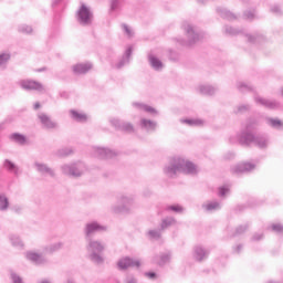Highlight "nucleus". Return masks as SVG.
<instances>
[{
  "label": "nucleus",
  "mask_w": 283,
  "mask_h": 283,
  "mask_svg": "<svg viewBox=\"0 0 283 283\" xmlns=\"http://www.w3.org/2000/svg\"><path fill=\"white\" fill-rule=\"evenodd\" d=\"M258 124L255 120H249L245 125V129L239 136L240 145L249 146L253 143L259 149H266L269 147V139L265 136H255L253 132Z\"/></svg>",
  "instance_id": "f257e3e1"
},
{
  "label": "nucleus",
  "mask_w": 283,
  "mask_h": 283,
  "mask_svg": "<svg viewBox=\"0 0 283 283\" xmlns=\"http://www.w3.org/2000/svg\"><path fill=\"white\" fill-rule=\"evenodd\" d=\"M164 171L169 178H174L176 174H188L189 176H196V174H198V166L184 158L175 157L171 159L170 164L165 167Z\"/></svg>",
  "instance_id": "f03ea898"
},
{
  "label": "nucleus",
  "mask_w": 283,
  "mask_h": 283,
  "mask_svg": "<svg viewBox=\"0 0 283 283\" xmlns=\"http://www.w3.org/2000/svg\"><path fill=\"white\" fill-rule=\"evenodd\" d=\"M86 249L91 262H94V264H103V262H105V258H103L102 253L105 251V243L94 239H86Z\"/></svg>",
  "instance_id": "7ed1b4c3"
},
{
  "label": "nucleus",
  "mask_w": 283,
  "mask_h": 283,
  "mask_svg": "<svg viewBox=\"0 0 283 283\" xmlns=\"http://www.w3.org/2000/svg\"><path fill=\"white\" fill-rule=\"evenodd\" d=\"M77 21L80 25H92V21H94V13L85 3H81L77 10Z\"/></svg>",
  "instance_id": "20e7f679"
},
{
  "label": "nucleus",
  "mask_w": 283,
  "mask_h": 283,
  "mask_svg": "<svg viewBox=\"0 0 283 283\" xmlns=\"http://www.w3.org/2000/svg\"><path fill=\"white\" fill-rule=\"evenodd\" d=\"M132 205H134V199L122 196L118 198L117 205L113 206V213H127L132 209Z\"/></svg>",
  "instance_id": "39448f33"
},
{
  "label": "nucleus",
  "mask_w": 283,
  "mask_h": 283,
  "mask_svg": "<svg viewBox=\"0 0 283 283\" xmlns=\"http://www.w3.org/2000/svg\"><path fill=\"white\" fill-rule=\"evenodd\" d=\"M61 170L64 176L80 178V176H83V164L63 165L61 167Z\"/></svg>",
  "instance_id": "423d86ee"
},
{
  "label": "nucleus",
  "mask_w": 283,
  "mask_h": 283,
  "mask_svg": "<svg viewBox=\"0 0 283 283\" xmlns=\"http://www.w3.org/2000/svg\"><path fill=\"white\" fill-rule=\"evenodd\" d=\"M19 85L22 87V90H27L28 92H45L43 84L34 80H22L19 82Z\"/></svg>",
  "instance_id": "0eeeda50"
},
{
  "label": "nucleus",
  "mask_w": 283,
  "mask_h": 283,
  "mask_svg": "<svg viewBox=\"0 0 283 283\" xmlns=\"http://www.w3.org/2000/svg\"><path fill=\"white\" fill-rule=\"evenodd\" d=\"M186 36L188 39V45H193V43H197V41H200L201 36L198 31H196V28L189 23H185L182 25Z\"/></svg>",
  "instance_id": "6e6552de"
},
{
  "label": "nucleus",
  "mask_w": 283,
  "mask_h": 283,
  "mask_svg": "<svg viewBox=\"0 0 283 283\" xmlns=\"http://www.w3.org/2000/svg\"><path fill=\"white\" fill-rule=\"evenodd\" d=\"M98 231H107V228L105 226L99 224L96 221L86 223L84 228L86 240L92 239V235H94V233H98Z\"/></svg>",
  "instance_id": "1a4fd4ad"
},
{
  "label": "nucleus",
  "mask_w": 283,
  "mask_h": 283,
  "mask_svg": "<svg viewBox=\"0 0 283 283\" xmlns=\"http://www.w3.org/2000/svg\"><path fill=\"white\" fill-rule=\"evenodd\" d=\"M109 123L115 129L119 132H126L127 134H132L134 132V125L129 122H123L118 118H111Z\"/></svg>",
  "instance_id": "9d476101"
},
{
  "label": "nucleus",
  "mask_w": 283,
  "mask_h": 283,
  "mask_svg": "<svg viewBox=\"0 0 283 283\" xmlns=\"http://www.w3.org/2000/svg\"><path fill=\"white\" fill-rule=\"evenodd\" d=\"M129 266L140 269V261L132 259L129 256H125L117 262V268L119 269V271H125L129 269Z\"/></svg>",
  "instance_id": "9b49d317"
},
{
  "label": "nucleus",
  "mask_w": 283,
  "mask_h": 283,
  "mask_svg": "<svg viewBox=\"0 0 283 283\" xmlns=\"http://www.w3.org/2000/svg\"><path fill=\"white\" fill-rule=\"evenodd\" d=\"M254 101L256 105H262V107H266L268 109H277V107H280V103L276 101L260 97L258 94L254 95Z\"/></svg>",
  "instance_id": "f8f14e48"
},
{
  "label": "nucleus",
  "mask_w": 283,
  "mask_h": 283,
  "mask_svg": "<svg viewBox=\"0 0 283 283\" xmlns=\"http://www.w3.org/2000/svg\"><path fill=\"white\" fill-rule=\"evenodd\" d=\"M25 258H27V260H29V262H32L33 264H36L38 266H41V264L48 263V259H45V256H43V254H39L36 252H27Z\"/></svg>",
  "instance_id": "ddd939ff"
},
{
  "label": "nucleus",
  "mask_w": 283,
  "mask_h": 283,
  "mask_svg": "<svg viewBox=\"0 0 283 283\" xmlns=\"http://www.w3.org/2000/svg\"><path fill=\"white\" fill-rule=\"evenodd\" d=\"M38 118L40 119L41 124L45 129H56L57 125L48 114L45 113H40L38 115Z\"/></svg>",
  "instance_id": "4468645a"
},
{
  "label": "nucleus",
  "mask_w": 283,
  "mask_h": 283,
  "mask_svg": "<svg viewBox=\"0 0 283 283\" xmlns=\"http://www.w3.org/2000/svg\"><path fill=\"white\" fill-rule=\"evenodd\" d=\"M255 169V165L251 163L238 164L232 168V174H247L249 171H253Z\"/></svg>",
  "instance_id": "2eb2a0df"
},
{
  "label": "nucleus",
  "mask_w": 283,
  "mask_h": 283,
  "mask_svg": "<svg viewBox=\"0 0 283 283\" xmlns=\"http://www.w3.org/2000/svg\"><path fill=\"white\" fill-rule=\"evenodd\" d=\"M34 167L42 176H51V178H54V170H52V168H50L48 165L36 161Z\"/></svg>",
  "instance_id": "dca6fc26"
},
{
  "label": "nucleus",
  "mask_w": 283,
  "mask_h": 283,
  "mask_svg": "<svg viewBox=\"0 0 283 283\" xmlns=\"http://www.w3.org/2000/svg\"><path fill=\"white\" fill-rule=\"evenodd\" d=\"M94 154L97 158H114V156H116V153H114L113 150L101 147L95 148Z\"/></svg>",
  "instance_id": "f3484780"
},
{
  "label": "nucleus",
  "mask_w": 283,
  "mask_h": 283,
  "mask_svg": "<svg viewBox=\"0 0 283 283\" xmlns=\"http://www.w3.org/2000/svg\"><path fill=\"white\" fill-rule=\"evenodd\" d=\"M140 126L143 129H146V132H156V127H158V124L151 119L143 118L140 120Z\"/></svg>",
  "instance_id": "a211bd4d"
},
{
  "label": "nucleus",
  "mask_w": 283,
  "mask_h": 283,
  "mask_svg": "<svg viewBox=\"0 0 283 283\" xmlns=\"http://www.w3.org/2000/svg\"><path fill=\"white\" fill-rule=\"evenodd\" d=\"M207 255H209V252H207V250H205V248H202L200 245L195 248L193 258L198 262H202V260H206Z\"/></svg>",
  "instance_id": "6ab92c4d"
},
{
  "label": "nucleus",
  "mask_w": 283,
  "mask_h": 283,
  "mask_svg": "<svg viewBox=\"0 0 283 283\" xmlns=\"http://www.w3.org/2000/svg\"><path fill=\"white\" fill-rule=\"evenodd\" d=\"M92 69L91 63H81L73 66L74 74H87V71Z\"/></svg>",
  "instance_id": "aec40b11"
},
{
  "label": "nucleus",
  "mask_w": 283,
  "mask_h": 283,
  "mask_svg": "<svg viewBox=\"0 0 283 283\" xmlns=\"http://www.w3.org/2000/svg\"><path fill=\"white\" fill-rule=\"evenodd\" d=\"M148 61L153 67V70H156L157 72H160L163 70V62L156 57L154 54L148 55Z\"/></svg>",
  "instance_id": "412c9836"
},
{
  "label": "nucleus",
  "mask_w": 283,
  "mask_h": 283,
  "mask_svg": "<svg viewBox=\"0 0 283 283\" xmlns=\"http://www.w3.org/2000/svg\"><path fill=\"white\" fill-rule=\"evenodd\" d=\"M217 91H218V88L213 87L211 85L199 86L200 94H203L205 96H213V94H216Z\"/></svg>",
  "instance_id": "4be33fe9"
},
{
  "label": "nucleus",
  "mask_w": 283,
  "mask_h": 283,
  "mask_svg": "<svg viewBox=\"0 0 283 283\" xmlns=\"http://www.w3.org/2000/svg\"><path fill=\"white\" fill-rule=\"evenodd\" d=\"M217 12L222 17V19H227L228 21H235L237 19L235 14L227 9H217Z\"/></svg>",
  "instance_id": "5701e85b"
},
{
  "label": "nucleus",
  "mask_w": 283,
  "mask_h": 283,
  "mask_svg": "<svg viewBox=\"0 0 283 283\" xmlns=\"http://www.w3.org/2000/svg\"><path fill=\"white\" fill-rule=\"evenodd\" d=\"M71 118H73V120H76L77 123H85L87 120V115L72 109Z\"/></svg>",
  "instance_id": "b1692460"
},
{
  "label": "nucleus",
  "mask_w": 283,
  "mask_h": 283,
  "mask_svg": "<svg viewBox=\"0 0 283 283\" xmlns=\"http://www.w3.org/2000/svg\"><path fill=\"white\" fill-rule=\"evenodd\" d=\"M132 52H133V49L132 46H129L125 52V56L118 62L117 70H120V67H123L126 63H129Z\"/></svg>",
  "instance_id": "393cba45"
},
{
  "label": "nucleus",
  "mask_w": 283,
  "mask_h": 283,
  "mask_svg": "<svg viewBox=\"0 0 283 283\" xmlns=\"http://www.w3.org/2000/svg\"><path fill=\"white\" fill-rule=\"evenodd\" d=\"M10 242L12 247H17L18 249H23V241H21V238L17 234L10 235Z\"/></svg>",
  "instance_id": "a878e982"
},
{
  "label": "nucleus",
  "mask_w": 283,
  "mask_h": 283,
  "mask_svg": "<svg viewBox=\"0 0 283 283\" xmlns=\"http://www.w3.org/2000/svg\"><path fill=\"white\" fill-rule=\"evenodd\" d=\"M134 106L139 107V109H144V112H147L148 114H158L156 108L145 105V104L134 103Z\"/></svg>",
  "instance_id": "bb28decb"
},
{
  "label": "nucleus",
  "mask_w": 283,
  "mask_h": 283,
  "mask_svg": "<svg viewBox=\"0 0 283 283\" xmlns=\"http://www.w3.org/2000/svg\"><path fill=\"white\" fill-rule=\"evenodd\" d=\"M9 207L10 201L8 200V197H6V195H0V211H8Z\"/></svg>",
  "instance_id": "cd10ccee"
},
{
  "label": "nucleus",
  "mask_w": 283,
  "mask_h": 283,
  "mask_svg": "<svg viewBox=\"0 0 283 283\" xmlns=\"http://www.w3.org/2000/svg\"><path fill=\"white\" fill-rule=\"evenodd\" d=\"M169 260H171V254L166 253V254H161L158 259H155V262L157 264H159V266H165V264H167V262H169Z\"/></svg>",
  "instance_id": "c85d7f7f"
},
{
  "label": "nucleus",
  "mask_w": 283,
  "mask_h": 283,
  "mask_svg": "<svg viewBox=\"0 0 283 283\" xmlns=\"http://www.w3.org/2000/svg\"><path fill=\"white\" fill-rule=\"evenodd\" d=\"M181 123H185L186 125H189L190 127H200V125L205 124V122H202V119H181Z\"/></svg>",
  "instance_id": "c756f323"
},
{
  "label": "nucleus",
  "mask_w": 283,
  "mask_h": 283,
  "mask_svg": "<svg viewBox=\"0 0 283 283\" xmlns=\"http://www.w3.org/2000/svg\"><path fill=\"white\" fill-rule=\"evenodd\" d=\"M11 140H14V143H18V145H24L25 144V136L14 133L10 136Z\"/></svg>",
  "instance_id": "7c9ffc66"
},
{
  "label": "nucleus",
  "mask_w": 283,
  "mask_h": 283,
  "mask_svg": "<svg viewBox=\"0 0 283 283\" xmlns=\"http://www.w3.org/2000/svg\"><path fill=\"white\" fill-rule=\"evenodd\" d=\"M202 208L206 209V211H218V209H220V203L218 201H214L202 205Z\"/></svg>",
  "instance_id": "2f4dec72"
},
{
  "label": "nucleus",
  "mask_w": 283,
  "mask_h": 283,
  "mask_svg": "<svg viewBox=\"0 0 283 283\" xmlns=\"http://www.w3.org/2000/svg\"><path fill=\"white\" fill-rule=\"evenodd\" d=\"M171 224H176V219H174L171 217L163 219V221H161V231H165V229H168V227H171Z\"/></svg>",
  "instance_id": "473e14b6"
},
{
  "label": "nucleus",
  "mask_w": 283,
  "mask_h": 283,
  "mask_svg": "<svg viewBox=\"0 0 283 283\" xmlns=\"http://www.w3.org/2000/svg\"><path fill=\"white\" fill-rule=\"evenodd\" d=\"M269 125H271V127H274L275 129H282L283 127L282 120L275 118H270Z\"/></svg>",
  "instance_id": "72a5a7b5"
},
{
  "label": "nucleus",
  "mask_w": 283,
  "mask_h": 283,
  "mask_svg": "<svg viewBox=\"0 0 283 283\" xmlns=\"http://www.w3.org/2000/svg\"><path fill=\"white\" fill-rule=\"evenodd\" d=\"M4 167L9 171H14L15 174L19 171V168H17V165H14V163L10 161L9 159L4 161Z\"/></svg>",
  "instance_id": "f704fd0d"
},
{
  "label": "nucleus",
  "mask_w": 283,
  "mask_h": 283,
  "mask_svg": "<svg viewBox=\"0 0 283 283\" xmlns=\"http://www.w3.org/2000/svg\"><path fill=\"white\" fill-rule=\"evenodd\" d=\"M63 247V243H54L46 248V253H54V251H59Z\"/></svg>",
  "instance_id": "c9c22d12"
},
{
  "label": "nucleus",
  "mask_w": 283,
  "mask_h": 283,
  "mask_svg": "<svg viewBox=\"0 0 283 283\" xmlns=\"http://www.w3.org/2000/svg\"><path fill=\"white\" fill-rule=\"evenodd\" d=\"M148 235L153 240H160V230H150V231H148Z\"/></svg>",
  "instance_id": "e433bc0d"
},
{
  "label": "nucleus",
  "mask_w": 283,
  "mask_h": 283,
  "mask_svg": "<svg viewBox=\"0 0 283 283\" xmlns=\"http://www.w3.org/2000/svg\"><path fill=\"white\" fill-rule=\"evenodd\" d=\"M19 32H22L23 34H31L32 27L23 24L19 27Z\"/></svg>",
  "instance_id": "4c0bfd02"
},
{
  "label": "nucleus",
  "mask_w": 283,
  "mask_h": 283,
  "mask_svg": "<svg viewBox=\"0 0 283 283\" xmlns=\"http://www.w3.org/2000/svg\"><path fill=\"white\" fill-rule=\"evenodd\" d=\"M122 28L124 32L127 34L128 39H132V36H134V31L127 24H122Z\"/></svg>",
  "instance_id": "58836bf2"
},
{
  "label": "nucleus",
  "mask_w": 283,
  "mask_h": 283,
  "mask_svg": "<svg viewBox=\"0 0 283 283\" xmlns=\"http://www.w3.org/2000/svg\"><path fill=\"white\" fill-rule=\"evenodd\" d=\"M238 90H240V92H251V86L247 85L245 83L243 82H240L238 84Z\"/></svg>",
  "instance_id": "ea45409f"
},
{
  "label": "nucleus",
  "mask_w": 283,
  "mask_h": 283,
  "mask_svg": "<svg viewBox=\"0 0 283 283\" xmlns=\"http://www.w3.org/2000/svg\"><path fill=\"white\" fill-rule=\"evenodd\" d=\"M226 34H229L230 36H235V34H239L238 29H233L232 27H226Z\"/></svg>",
  "instance_id": "a19ab883"
},
{
  "label": "nucleus",
  "mask_w": 283,
  "mask_h": 283,
  "mask_svg": "<svg viewBox=\"0 0 283 283\" xmlns=\"http://www.w3.org/2000/svg\"><path fill=\"white\" fill-rule=\"evenodd\" d=\"M8 61H10V54L8 53L0 54V65H6Z\"/></svg>",
  "instance_id": "79ce46f5"
},
{
  "label": "nucleus",
  "mask_w": 283,
  "mask_h": 283,
  "mask_svg": "<svg viewBox=\"0 0 283 283\" xmlns=\"http://www.w3.org/2000/svg\"><path fill=\"white\" fill-rule=\"evenodd\" d=\"M168 211H174L175 213H182L184 208L181 206H170L167 208Z\"/></svg>",
  "instance_id": "37998d69"
},
{
  "label": "nucleus",
  "mask_w": 283,
  "mask_h": 283,
  "mask_svg": "<svg viewBox=\"0 0 283 283\" xmlns=\"http://www.w3.org/2000/svg\"><path fill=\"white\" fill-rule=\"evenodd\" d=\"M244 19L248 21H253L255 19V11H245Z\"/></svg>",
  "instance_id": "c03bdc74"
},
{
  "label": "nucleus",
  "mask_w": 283,
  "mask_h": 283,
  "mask_svg": "<svg viewBox=\"0 0 283 283\" xmlns=\"http://www.w3.org/2000/svg\"><path fill=\"white\" fill-rule=\"evenodd\" d=\"M251 109V106L249 105H240L238 106V114H244V112H249Z\"/></svg>",
  "instance_id": "a18cd8bd"
},
{
  "label": "nucleus",
  "mask_w": 283,
  "mask_h": 283,
  "mask_svg": "<svg viewBox=\"0 0 283 283\" xmlns=\"http://www.w3.org/2000/svg\"><path fill=\"white\" fill-rule=\"evenodd\" d=\"M248 229L249 226L247 224L238 227L235 230V235H242V233H244V231H247Z\"/></svg>",
  "instance_id": "49530a36"
},
{
  "label": "nucleus",
  "mask_w": 283,
  "mask_h": 283,
  "mask_svg": "<svg viewBox=\"0 0 283 283\" xmlns=\"http://www.w3.org/2000/svg\"><path fill=\"white\" fill-rule=\"evenodd\" d=\"M11 280L13 283H23V280L21 276L17 275V273L11 272Z\"/></svg>",
  "instance_id": "de8ad7c7"
},
{
  "label": "nucleus",
  "mask_w": 283,
  "mask_h": 283,
  "mask_svg": "<svg viewBox=\"0 0 283 283\" xmlns=\"http://www.w3.org/2000/svg\"><path fill=\"white\" fill-rule=\"evenodd\" d=\"M272 231H275V233H283V226L280 223L272 224Z\"/></svg>",
  "instance_id": "09e8293b"
},
{
  "label": "nucleus",
  "mask_w": 283,
  "mask_h": 283,
  "mask_svg": "<svg viewBox=\"0 0 283 283\" xmlns=\"http://www.w3.org/2000/svg\"><path fill=\"white\" fill-rule=\"evenodd\" d=\"M118 10V0H111V12Z\"/></svg>",
  "instance_id": "8fccbe9b"
},
{
  "label": "nucleus",
  "mask_w": 283,
  "mask_h": 283,
  "mask_svg": "<svg viewBox=\"0 0 283 283\" xmlns=\"http://www.w3.org/2000/svg\"><path fill=\"white\" fill-rule=\"evenodd\" d=\"M57 154H59V156H70V154H72V149L64 148V149L59 150Z\"/></svg>",
  "instance_id": "3c124183"
},
{
  "label": "nucleus",
  "mask_w": 283,
  "mask_h": 283,
  "mask_svg": "<svg viewBox=\"0 0 283 283\" xmlns=\"http://www.w3.org/2000/svg\"><path fill=\"white\" fill-rule=\"evenodd\" d=\"M144 275L149 280H156V272H145Z\"/></svg>",
  "instance_id": "603ef678"
},
{
  "label": "nucleus",
  "mask_w": 283,
  "mask_h": 283,
  "mask_svg": "<svg viewBox=\"0 0 283 283\" xmlns=\"http://www.w3.org/2000/svg\"><path fill=\"white\" fill-rule=\"evenodd\" d=\"M229 192V189L226 187H221L219 188V196H227V193Z\"/></svg>",
  "instance_id": "864d4df0"
},
{
  "label": "nucleus",
  "mask_w": 283,
  "mask_h": 283,
  "mask_svg": "<svg viewBox=\"0 0 283 283\" xmlns=\"http://www.w3.org/2000/svg\"><path fill=\"white\" fill-rule=\"evenodd\" d=\"M271 12H274V14H282V10L277 6L272 7Z\"/></svg>",
  "instance_id": "5fc2aeb1"
},
{
  "label": "nucleus",
  "mask_w": 283,
  "mask_h": 283,
  "mask_svg": "<svg viewBox=\"0 0 283 283\" xmlns=\"http://www.w3.org/2000/svg\"><path fill=\"white\" fill-rule=\"evenodd\" d=\"M264 238V234H254L253 237H252V240L254 241V242H258L259 240H262Z\"/></svg>",
  "instance_id": "6e6d98bb"
},
{
  "label": "nucleus",
  "mask_w": 283,
  "mask_h": 283,
  "mask_svg": "<svg viewBox=\"0 0 283 283\" xmlns=\"http://www.w3.org/2000/svg\"><path fill=\"white\" fill-rule=\"evenodd\" d=\"M126 283H138V280H136V277H134V276H127Z\"/></svg>",
  "instance_id": "4d7b16f0"
},
{
  "label": "nucleus",
  "mask_w": 283,
  "mask_h": 283,
  "mask_svg": "<svg viewBox=\"0 0 283 283\" xmlns=\"http://www.w3.org/2000/svg\"><path fill=\"white\" fill-rule=\"evenodd\" d=\"M39 107H41V104H40L39 102H36V103L34 104V109H39Z\"/></svg>",
  "instance_id": "13d9d810"
},
{
  "label": "nucleus",
  "mask_w": 283,
  "mask_h": 283,
  "mask_svg": "<svg viewBox=\"0 0 283 283\" xmlns=\"http://www.w3.org/2000/svg\"><path fill=\"white\" fill-rule=\"evenodd\" d=\"M38 283H52V281H50V280H42V281H40Z\"/></svg>",
  "instance_id": "bf43d9fd"
},
{
  "label": "nucleus",
  "mask_w": 283,
  "mask_h": 283,
  "mask_svg": "<svg viewBox=\"0 0 283 283\" xmlns=\"http://www.w3.org/2000/svg\"><path fill=\"white\" fill-rule=\"evenodd\" d=\"M65 283H76L73 279H67Z\"/></svg>",
  "instance_id": "052dcab7"
},
{
  "label": "nucleus",
  "mask_w": 283,
  "mask_h": 283,
  "mask_svg": "<svg viewBox=\"0 0 283 283\" xmlns=\"http://www.w3.org/2000/svg\"><path fill=\"white\" fill-rule=\"evenodd\" d=\"M248 39H249V41H250L251 43H253L254 40H253V36H252V35H249Z\"/></svg>",
  "instance_id": "680f3d73"
},
{
  "label": "nucleus",
  "mask_w": 283,
  "mask_h": 283,
  "mask_svg": "<svg viewBox=\"0 0 283 283\" xmlns=\"http://www.w3.org/2000/svg\"><path fill=\"white\" fill-rule=\"evenodd\" d=\"M242 249V245L237 247V253H240V250Z\"/></svg>",
  "instance_id": "e2e57ef3"
},
{
  "label": "nucleus",
  "mask_w": 283,
  "mask_h": 283,
  "mask_svg": "<svg viewBox=\"0 0 283 283\" xmlns=\"http://www.w3.org/2000/svg\"><path fill=\"white\" fill-rule=\"evenodd\" d=\"M199 1V3H205V0H198Z\"/></svg>",
  "instance_id": "0e129e2a"
},
{
  "label": "nucleus",
  "mask_w": 283,
  "mask_h": 283,
  "mask_svg": "<svg viewBox=\"0 0 283 283\" xmlns=\"http://www.w3.org/2000/svg\"><path fill=\"white\" fill-rule=\"evenodd\" d=\"M281 94H282V96H283V87H282V90H281Z\"/></svg>",
  "instance_id": "69168bd1"
}]
</instances>
